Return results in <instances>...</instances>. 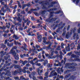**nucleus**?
Listing matches in <instances>:
<instances>
[{
    "instance_id": "nucleus-1",
    "label": "nucleus",
    "mask_w": 80,
    "mask_h": 80,
    "mask_svg": "<svg viewBox=\"0 0 80 80\" xmlns=\"http://www.w3.org/2000/svg\"><path fill=\"white\" fill-rule=\"evenodd\" d=\"M59 22H60V20H58L56 22H55L54 24L52 25L51 26L52 28L53 27V30H55L57 27L59 28L56 30V32L57 33H59L60 31V29H62L63 27H64L65 25V23H64L62 24L63 22H61L59 24H58V23H59Z\"/></svg>"
},
{
    "instance_id": "nucleus-2",
    "label": "nucleus",
    "mask_w": 80,
    "mask_h": 80,
    "mask_svg": "<svg viewBox=\"0 0 80 80\" xmlns=\"http://www.w3.org/2000/svg\"><path fill=\"white\" fill-rule=\"evenodd\" d=\"M57 10V9L56 8H51L49 10H48V11L50 12V18H52V17H53V14H58L59 13H60L61 12V11L60 10L59 11H58L55 12L52 11L51 12L50 11H54V10Z\"/></svg>"
},
{
    "instance_id": "nucleus-3",
    "label": "nucleus",
    "mask_w": 80,
    "mask_h": 80,
    "mask_svg": "<svg viewBox=\"0 0 80 80\" xmlns=\"http://www.w3.org/2000/svg\"><path fill=\"white\" fill-rule=\"evenodd\" d=\"M51 75H50L49 76L50 77V76H52V77H53V78L54 79H56L57 78V75H58V74H57V72H55V71L53 70L52 71V72H50Z\"/></svg>"
},
{
    "instance_id": "nucleus-4",
    "label": "nucleus",
    "mask_w": 80,
    "mask_h": 80,
    "mask_svg": "<svg viewBox=\"0 0 80 80\" xmlns=\"http://www.w3.org/2000/svg\"><path fill=\"white\" fill-rule=\"evenodd\" d=\"M71 32H70V35L72 34V32H73L74 34L73 37V39L75 40V36H76V33H75V32H76V28H75L73 29L72 28H71Z\"/></svg>"
},
{
    "instance_id": "nucleus-5",
    "label": "nucleus",
    "mask_w": 80,
    "mask_h": 80,
    "mask_svg": "<svg viewBox=\"0 0 80 80\" xmlns=\"http://www.w3.org/2000/svg\"><path fill=\"white\" fill-rule=\"evenodd\" d=\"M17 47L15 46H14L12 48V50H10V52L12 53L13 55H15L16 54V52L15 50H16L17 48Z\"/></svg>"
},
{
    "instance_id": "nucleus-6",
    "label": "nucleus",
    "mask_w": 80,
    "mask_h": 80,
    "mask_svg": "<svg viewBox=\"0 0 80 80\" xmlns=\"http://www.w3.org/2000/svg\"><path fill=\"white\" fill-rule=\"evenodd\" d=\"M22 69L20 68H19V70H18L17 71L16 70L15 71L12 72V74L13 75H17V73H20L22 72Z\"/></svg>"
},
{
    "instance_id": "nucleus-7",
    "label": "nucleus",
    "mask_w": 80,
    "mask_h": 80,
    "mask_svg": "<svg viewBox=\"0 0 80 80\" xmlns=\"http://www.w3.org/2000/svg\"><path fill=\"white\" fill-rule=\"evenodd\" d=\"M57 18H52V19H50V18L49 19H47L46 20L47 22H48L49 23H52V22H54L55 20H56Z\"/></svg>"
},
{
    "instance_id": "nucleus-8",
    "label": "nucleus",
    "mask_w": 80,
    "mask_h": 80,
    "mask_svg": "<svg viewBox=\"0 0 80 80\" xmlns=\"http://www.w3.org/2000/svg\"><path fill=\"white\" fill-rule=\"evenodd\" d=\"M40 9H39V8L38 7H37V8H35V9L33 8L31 9L30 11H28V13H29L30 14H31L32 13V11H37L38 10H39Z\"/></svg>"
},
{
    "instance_id": "nucleus-9",
    "label": "nucleus",
    "mask_w": 80,
    "mask_h": 80,
    "mask_svg": "<svg viewBox=\"0 0 80 80\" xmlns=\"http://www.w3.org/2000/svg\"><path fill=\"white\" fill-rule=\"evenodd\" d=\"M37 38L38 42H41L42 39V35H39V36H38Z\"/></svg>"
},
{
    "instance_id": "nucleus-10",
    "label": "nucleus",
    "mask_w": 80,
    "mask_h": 80,
    "mask_svg": "<svg viewBox=\"0 0 80 80\" xmlns=\"http://www.w3.org/2000/svg\"><path fill=\"white\" fill-rule=\"evenodd\" d=\"M35 75V72H32L31 74L29 75V77L30 78H32Z\"/></svg>"
},
{
    "instance_id": "nucleus-11",
    "label": "nucleus",
    "mask_w": 80,
    "mask_h": 80,
    "mask_svg": "<svg viewBox=\"0 0 80 80\" xmlns=\"http://www.w3.org/2000/svg\"><path fill=\"white\" fill-rule=\"evenodd\" d=\"M57 3V2H51V5H49L48 6V7L49 8H50V7H53V4H56Z\"/></svg>"
},
{
    "instance_id": "nucleus-12",
    "label": "nucleus",
    "mask_w": 80,
    "mask_h": 80,
    "mask_svg": "<svg viewBox=\"0 0 80 80\" xmlns=\"http://www.w3.org/2000/svg\"><path fill=\"white\" fill-rule=\"evenodd\" d=\"M65 49L66 51H68V52H70V45L68 44V47H66L65 48Z\"/></svg>"
},
{
    "instance_id": "nucleus-13",
    "label": "nucleus",
    "mask_w": 80,
    "mask_h": 80,
    "mask_svg": "<svg viewBox=\"0 0 80 80\" xmlns=\"http://www.w3.org/2000/svg\"><path fill=\"white\" fill-rule=\"evenodd\" d=\"M13 38H15L16 40H18V39H19V37H18V36L15 35V34H14L13 35Z\"/></svg>"
},
{
    "instance_id": "nucleus-14",
    "label": "nucleus",
    "mask_w": 80,
    "mask_h": 80,
    "mask_svg": "<svg viewBox=\"0 0 80 80\" xmlns=\"http://www.w3.org/2000/svg\"><path fill=\"white\" fill-rule=\"evenodd\" d=\"M16 55L17 54H16V55H14L15 60H19V56L18 55Z\"/></svg>"
},
{
    "instance_id": "nucleus-15",
    "label": "nucleus",
    "mask_w": 80,
    "mask_h": 80,
    "mask_svg": "<svg viewBox=\"0 0 80 80\" xmlns=\"http://www.w3.org/2000/svg\"><path fill=\"white\" fill-rule=\"evenodd\" d=\"M54 69H57L56 71L58 72V73H60V68H57L56 67L54 68Z\"/></svg>"
},
{
    "instance_id": "nucleus-16",
    "label": "nucleus",
    "mask_w": 80,
    "mask_h": 80,
    "mask_svg": "<svg viewBox=\"0 0 80 80\" xmlns=\"http://www.w3.org/2000/svg\"><path fill=\"white\" fill-rule=\"evenodd\" d=\"M71 58H78L79 57V56H77L75 55L72 54L71 55Z\"/></svg>"
},
{
    "instance_id": "nucleus-17",
    "label": "nucleus",
    "mask_w": 80,
    "mask_h": 80,
    "mask_svg": "<svg viewBox=\"0 0 80 80\" xmlns=\"http://www.w3.org/2000/svg\"><path fill=\"white\" fill-rule=\"evenodd\" d=\"M52 44H50L49 45V46L47 47V50H51V48H51V46H52Z\"/></svg>"
},
{
    "instance_id": "nucleus-18",
    "label": "nucleus",
    "mask_w": 80,
    "mask_h": 80,
    "mask_svg": "<svg viewBox=\"0 0 80 80\" xmlns=\"http://www.w3.org/2000/svg\"><path fill=\"white\" fill-rule=\"evenodd\" d=\"M14 68H15V69H17V68H18V69L19 68H21V67L19 65H15Z\"/></svg>"
},
{
    "instance_id": "nucleus-19",
    "label": "nucleus",
    "mask_w": 80,
    "mask_h": 80,
    "mask_svg": "<svg viewBox=\"0 0 80 80\" xmlns=\"http://www.w3.org/2000/svg\"><path fill=\"white\" fill-rule=\"evenodd\" d=\"M11 73L9 71H6V74H5V75H7V76H10L11 74H10Z\"/></svg>"
},
{
    "instance_id": "nucleus-20",
    "label": "nucleus",
    "mask_w": 80,
    "mask_h": 80,
    "mask_svg": "<svg viewBox=\"0 0 80 80\" xmlns=\"http://www.w3.org/2000/svg\"><path fill=\"white\" fill-rule=\"evenodd\" d=\"M51 51L52 52H51V56H53V53L55 52V51H54L55 50V49H54V48H51Z\"/></svg>"
},
{
    "instance_id": "nucleus-21",
    "label": "nucleus",
    "mask_w": 80,
    "mask_h": 80,
    "mask_svg": "<svg viewBox=\"0 0 80 80\" xmlns=\"http://www.w3.org/2000/svg\"><path fill=\"white\" fill-rule=\"evenodd\" d=\"M27 47V45L26 44L24 43V47H23L22 48L24 49L25 50V51H28V49L26 48Z\"/></svg>"
},
{
    "instance_id": "nucleus-22",
    "label": "nucleus",
    "mask_w": 80,
    "mask_h": 80,
    "mask_svg": "<svg viewBox=\"0 0 80 80\" xmlns=\"http://www.w3.org/2000/svg\"><path fill=\"white\" fill-rule=\"evenodd\" d=\"M66 38H68L69 37H70V34L69 33V32H67V33L66 34Z\"/></svg>"
},
{
    "instance_id": "nucleus-23",
    "label": "nucleus",
    "mask_w": 80,
    "mask_h": 80,
    "mask_svg": "<svg viewBox=\"0 0 80 80\" xmlns=\"http://www.w3.org/2000/svg\"><path fill=\"white\" fill-rule=\"evenodd\" d=\"M8 57H7L6 56H4L3 57V59L2 60V62H5V60H7L8 59Z\"/></svg>"
},
{
    "instance_id": "nucleus-24",
    "label": "nucleus",
    "mask_w": 80,
    "mask_h": 80,
    "mask_svg": "<svg viewBox=\"0 0 80 80\" xmlns=\"http://www.w3.org/2000/svg\"><path fill=\"white\" fill-rule=\"evenodd\" d=\"M47 11L45 10H44L41 12V13L43 15H45V14L47 13Z\"/></svg>"
},
{
    "instance_id": "nucleus-25",
    "label": "nucleus",
    "mask_w": 80,
    "mask_h": 80,
    "mask_svg": "<svg viewBox=\"0 0 80 80\" xmlns=\"http://www.w3.org/2000/svg\"><path fill=\"white\" fill-rule=\"evenodd\" d=\"M6 28H7L4 26H3L2 27L0 26V29H1V30H5Z\"/></svg>"
},
{
    "instance_id": "nucleus-26",
    "label": "nucleus",
    "mask_w": 80,
    "mask_h": 80,
    "mask_svg": "<svg viewBox=\"0 0 80 80\" xmlns=\"http://www.w3.org/2000/svg\"><path fill=\"white\" fill-rule=\"evenodd\" d=\"M47 40V38L43 37L42 38L43 42L44 43H45Z\"/></svg>"
},
{
    "instance_id": "nucleus-27",
    "label": "nucleus",
    "mask_w": 80,
    "mask_h": 80,
    "mask_svg": "<svg viewBox=\"0 0 80 80\" xmlns=\"http://www.w3.org/2000/svg\"><path fill=\"white\" fill-rule=\"evenodd\" d=\"M69 68L72 69V71H75V70H76V68L75 67H70V68Z\"/></svg>"
},
{
    "instance_id": "nucleus-28",
    "label": "nucleus",
    "mask_w": 80,
    "mask_h": 80,
    "mask_svg": "<svg viewBox=\"0 0 80 80\" xmlns=\"http://www.w3.org/2000/svg\"><path fill=\"white\" fill-rule=\"evenodd\" d=\"M61 50V48H60V46H58L56 49L55 50Z\"/></svg>"
},
{
    "instance_id": "nucleus-29",
    "label": "nucleus",
    "mask_w": 80,
    "mask_h": 80,
    "mask_svg": "<svg viewBox=\"0 0 80 80\" xmlns=\"http://www.w3.org/2000/svg\"><path fill=\"white\" fill-rule=\"evenodd\" d=\"M17 20L18 21L19 23L22 22V19H21V18H20V17H18V18Z\"/></svg>"
},
{
    "instance_id": "nucleus-30",
    "label": "nucleus",
    "mask_w": 80,
    "mask_h": 80,
    "mask_svg": "<svg viewBox=\"0 0 80 80\" xmlns=\"http://www.w3.org/2000/svg\"><path fill=\"white\" fill-rule=\"evenodd\" d=\"M27 69V67H25L23 68V72L24 73H27V71H26V70Z\"/></svg>"
},
{
    "instance_id": "nucleus-31",
    "label": "nucleus",
    "mask_w": 80,
    "mask_h": 80,
    "mask_svg": "<svg viewBox=\"0 0 80 80\" xmlns=\"http://www.w3.org/2000/svg\"><path fill=\"white\" fill-rule=\"evenodd\" d=\"M10 32H11V33H12V34H14V33H15V31H13V30L12 29V28H10Z\"/></svg>"
},
{
    "instance_id": "nucleus-32",
    "label": "nucleus",
    "mask_w": 80,
    "mask_h": 80,
    "mask_svg": "<svg viewBox=\"0 0 80 80\" xmlns=\"http://www.w3.org/2000/svg\"><path fill=\"white\" fill-rule=\"evenodd\" d=\"M37 78H38V79H39L41 80H43V78L42 76H37Z\"/></svg>"
},
{
    "instance_id": "nucleus-33",
    "label": "nucleus",
    "mask_w": 80,
    "mask_h": 80,
    "mask_svg": "<svg viewBox=\"0 0 80 80\" xmlns=\"http://www.w3.org/2000/svg\"><path fill=\"white\" fill-rule=\"evenodd\" d=\"M42 72H43V71L42 70H41L40 72H38V73L39 76H41V75H42Z\"/></svg>"
},
{
    "instance_id": "nucleus-34",
    "label": "nucleus",
    "mask_w": 80,
    "mask_h": 80,
    "mask_svg": "<svg viewBox=\"0 0 80 80\" xmlns=\"http://www.w3.org/2000/svg\"><path fill=\"white\" fill-rule=\"evenodd\" d=\"M45 43H46V45H48V44H49L50 45V44H52V43L51 42L49 41H48V42L46 41Z\"/></svg>"
},
{
    "instance_id": "nucleus-35",
    "label": "nucleus",
    "mask_w": 80,
    "mask_h": 80,
    "mask_svg": "<svg viewBox=\"0 0 80 80\" xmlns=\"http://www.w3.org/2000/svg\"><path fill=\"white\" fill-rule=\"evenodd\" d=\"M10 62H11V59H9L8 60V61H6L5 62V63H9Z\"/></svg>"
},
{
    "instance_id": "nucleus-36",
    "label": "nucleus",
    "mask_w": 80,
    "mask_h": 80,
    "mask_svg": "<svg viewBox=\"0 0 80 80\" xmlns=\"http://www.w3.org/2000/svg\"><path fill=\"white\" fill-rule=\"evenodd\" d=\"M2 45L1 46L2 48H6V45L3 44V43L2 44Z\"/></svg>"
},
{
    "instance_id": "nucleus-37",
    "label": "nucleus",
    "mask_w": 80,
    "mask_h": 80,
    "mask_svg": "<svg viewBox=\"0 0 80 80\" xmlns=\"http://www.w3.org/2000/svg\"><path fill=\"white\" fill-rule=\"evenodd\" d=\"M47 63H48V61L46 60L43 63L44 66H46V64H47Z\"/></svg>"
},
{
    "instance_id": "nucleus-38",
    "label": "nucleus",
    "mask_w": 80,
    "mask_h": 80,
    "mask_svg": "<svg viewBox=\"0 0 80 80\" xmlns=\"http://www.w3.org/2000/svg\"><path fill=\"white\" fill-rule=\"evenodd\" d=\"M76 40H78L79 39V35L78 34V33H77L76 34Z\"/></svg>"
},
{
    "instance_id": "nucleus-39",
    "label": "nucleus",
    "mask_w": 80,
    "mask_h": 80,
    "mask_svg": "<svg viewBox=\"0 0 80 80\" xmlns=\"http://www.w3.org/2000/svg\"><path fill=\"white\" fill-rule=\"evenodd\" d=\"M27 7V4H24L22 5V9H24Z\"/></svg>"
},
{
    "instance_id": "nucleus-40",
    "label": "nucleus",
    "mask_w": 80,
    "mask_h": 80,
    "mask_svg": "<svg viewBox=\"0 0 80 80\" xmlns=\"http://www.w3.org/2000/svg\"><path fill=\"white\" fill-rule=\"evenodd\" d=\"M38 62V61L36 62L35 64H36H36L38 66H40V65H41V64H40V63H37Z\"/></svg>"
},
{
    "instance_id": "nucleus-41",
    "label": "nucleus",
    "mask_w": 80,
    "mask_h": 80,
    "mask_svg": "<svg viewBox=\"0 0 80 80\" xmlns=\"http://www.w3.org/2000/svg\"><path fill=\"white\" fill-rule=\"evenodd\" d=\"M20 63H22V64L23 65H25V62H23V61H22V60H20Z\"/></svg>"
},
{
    "instance_id": "nucleus-42",
    "label": "nucleus",
    "mask_w": 80,
    "mask_h": 80,
    "mask_svg": "<svg viewBox=\"0 0 80 80\" xmlns=\"http://www.w3.org/2000/svg\"><path fill=\"white\" fill-rule=\"evenodd\" d=\"M2 11L1 10H0V15H3L4 16L5 14L4 13H2Z\"/></svg>"
},
{
    "instance_id": "nucleus-43",
    "label": "nucleus",
    "mask_w": 80,
    "mask_h": 80,
    "mask_svg": "<svg viewBox=\"0 0 80 80\" xmlns=\"http://www.w3.org/2000/svg\"><path fill=\"white\" fill-rule=\"evenodd\" d=\"M75 54L77 55H80V51L79 52H75Z\"/></svg>"
},
{
    "instance_id": "nucleus-44",
    "label": "nucleus",
    "mask_w": 80,
    "mask_h": 80,
    "mask_svg": "<svg viewBox=\"0 0 80 80\" xmlns=\"http://www.w3.org/2000/svg\"><path fill=\"white\" fill-rule=\"evenodd\" d=\"M40 27H43V26L40 24H38L37 26L38 28H40Z\"/></svg>"
},
{
    "instance_id": "nucleus-45",
    "label": "nucleus",
    "mask_w": 80,
    "mask_h": 80,
    "mask_svg": "<svg viewBox=\"0 0 80 80\" xmlns=\"http://www.w3.org/2000/svg\"><path fill=\"white\" fill-rule=\"evenodd\" d=\"M15 25H18V26H21L22 25V23H19V22H18V23H16Z\"/></svg>"
},
{
    "instance_id": "nucleus-46",
    "label": "nucleus",
    "mask_w": 80,
    "mask_h": 80,
    "mask_svg": "<svg viewBox=\"0 0 80 80\" xmlns=\"http://www.w3.org/2000/svg\"><path fill=\"white\" fill-rule=\"evenodd\" d=\"M80 0H73V2H75V1H76V3L78 4V3H79V2H80Z\"/></svg>"
},
{
    "instance_id": "nucleus-47",
    "label": "nucleus",
    "mask_w": 80,
    "mask_h": 80,
    "mask_svg": "<svg viewBox=\"0 0 80 80\" xmlns=\"http://www.w3.org/2000/svg\"><path fill=\"white\" fill-rule=\"evenodd\" d=\"M14 78L15 79V80H17L19 79V78L18 77H14Z\"/></svg>"
},
{
    "instance_id": "nucleus-48",
    "label": "nucleus",
    "mask_w": 80,
    "mask_h": 80,
    "mask_svg": "<svg viewBox=\"0 0 80 80\" xmlns=\"http://www.w3.org/2000/svg\"><path fill=\"white\" fill-rule=\"evenodd\" d=\"M38 58H39V59H41V58H42V57L41 56V53H39V55L38 56Z\"/></svg>"
},
{
    "instance_id": "nucleus-49",
    "label": "nucleus",
    "mask_w": 80,
    "mask_h": 80,
    "mask_svg": "<svg viewBox=\"0 0 80 80\" xmlns=\"http://www.w3.org/2000/svg\"><path fill=\"white\" fill-rule=\"evenodd\" d=\"M3 1H5V2L6 3H7V2L8 1V0H0V2H2Z\"/></svg>"
},
{
    "instance_id": "nucleus-50",
    "label": "nucleus",
    "mask_w": 80,
    "mask_h": 80,
    "mask_svg": "<svg viewBox=\"0 0 80 80\" xmlns=\"http://www.w3.org/2000/svg\"><path fill=\"white\" fill-rule=\"evenodd\" d=\"M20 80H24V79H25V78L23 77V76H21L20 77Z\"/></svg>"
},
{
    "instance_id": "nucleus-51",
    "label": "nucleus",
    "mask_w": 80,
    "mask_h": 80,
    "mask_svg": "<svg viewBox=\"0 0 80 80\" xmlns=\"http://www.w3.org/2000/svg\"><path fill=\"white\" fill-rule=\"evenodd\" d=\"M48 72H47L45 73L44 75L45 77H48Z\"/></svg>"
},
{
    "instance_id": "nucleus-52",
    "label": "nucleus",
    "mask_w": 80,
    "mask_h": 80,
    "mask_svg": "<svg viewBox=\"0 0 80 80\" xmlns=\"http://www.w3.org/2000/svg\"><path fill=\"white\" fill-rule=\"evenodd\" d=\"M13 43H12L9 44V47H13Z\"/></svg>"
},
{
    "instance_id": "nucleus-53",
    "label": "nucleus",
    "mask_w": 80,
    "mask_h": 80,
    "mask_svg": "<svg viewBox=\"0 0 80 80\" xmlns=\"http://www.w3.org/2000/svg\"><path fill=\"white\" fill-rule=\"evenodd\" d=\"M4 32H5V33H8L9 32V30H7L6 31H4Z\"/></svg>"
},
{
    "instance_id": "nucleus-54",
    "label": "nucleus",
    "mask_w": 80,
    "mask_h": 80,
    "mask_svg": "<svg viewBox=\"0 0 80 80\" xmlns=\"http://www.w3.org/2000/svg\"><path fill=\"white\" fill-rule=\"evenodd\" d=\"M70 72V70L66 71H65L64 72V73H65V74L67 73H68V72Z\"/></svg>"
},
{
    "instance_id": "nucleus-55",
    "label": "nucleus",
    "mask_w": 80,
    "mask_h": 80,
    "mask_svg": "<svg viewBox=\"0 0 80 80\" xmlns=\"http://www.w3.org/2000/svg\"><path fill=\"white\" fill-rule=\"evenodd\" d=\"M19 30H21V31H22L23 30V28L22 27H20L19 28Z\"/></svg>"
},
{
    "instance_id": "nucleus-56",
    "label": "nucleus",
    "mask_w": 80,
    "mask_h": 80,
    "mask_svg": "<svg viewBox=\"0 0 80 80\" xmlns=\"http://www.w3.org/2000/svg\"><path fill=\"white\" fill-rule=\"evenodd\" d=\"M70 75V74H68V75H66L65 76V78H68Z\"/></svg>"
},
{
    "instance_id": "nucleus-57",
    "label": "nucleus",
    "mask_w": 80,
    "mask_h": 80,
    "mask_svg": "<svg viewBox=\"0 0 80 80\" xmlns=\"http://www.w3.org/2000/svg\"><path fill=\"white\" fill-rule=\"evenodd\" d=\"M5 27L6 28V27H7V28H8V29H9V28H10V26L8 25H7Z\"/></svg>"
},
{
    "instance_id": "nucleus-58",
    "label": "nucleus",
    "mask_w": 80,
    "mask_h": 80,
    "mask_svg": "<svg viewBox=\"0 0 80 80\" xmlns=\"http://www.w3.org/2000/svg\"><path fill=\"white\" fill-rule=\"evenodd\" d=\"M25 12L24 11H22L21 12V14H25Z\"/></svg>"
},
{
    "instance_id": "nucleus-59",
    "label": "nucleus",
    "mask_w": 80,
    "mask_h": 80,
    "mask_svg": "<svg viewBox=\"0 0 80 80\" xmlns=\"http://www.w3.org/2000/svg\"><path fill=\"white\" fill-rule=\"evenodd\" d=\"M30 30H31V28H28L27 31V33H29L30 31Z\"/></svg>"
},
{
    "instance_id": "nucleus-60",
    "label": "nucleus",
    "mask_w": 80,
    "mask_h": 80,
    "mask_svg": "<svg viewBox=\"0 0 80 80\" xmlns=\"http://www.w3.org/2000/svg\"><path fill=\"white\" fill-rule=\"evenodd\" d=\"M30 21H28L27 23V25H29V24H30Z\"/></svg>"
},
{
    "instance_id": "nucleus-61",
    "label": "nucleus",
    "mask_w": 80,
    "mask_h": 80,
    "mask_svg": "<svg viewBox=\"0 0 80 80\" xmlns=\"http://www.w3.org/2000/svg\"><path fill=\"white\" fill-rule=\"evenodd\" d=\"M52 38H53V37H52V36H49L48 37V39H49V40L52 39Z\"/></svg>"
},
{
    "instance_id": "nucleus-62",
    "label": "nucleus",
    "mask_w": 80,
    "mask_h": 80,
    "mask_svg": "<svg viewBox=\"0 0 80 80\" xmlns=\"http://www.w3.org/2000/svg\"><path fill=\"white\" fill-rule=\"evenodd\" d=\"M40 47L37 44L36 45V48H40Z\"/></svg>"
},
{
    "instance_id": "nucleus-63",
    "label": "nucleus",
    "mask_w": 80,
    "mask_h": 80,
    "mask_svg": "<svg viewBox=\"0 0 80 80\" xmlns=\"http://www.w3.org/2000/svg\"><path fill=\"white\" fill-rule=\"evenodd\" d=\"M76 61H77V62H80V59L78 58H77L76 59Z\"/></svg>"
},
{
    "instance_id": "nucleus-64",
    "label": "nucleus",
    "mask_w": 80,
    "mask_h": 80,
    "mask_svg": "<svg viewBox=\"0 0 80 80\" xmlns=\"http://www.w3.org/2000/svg\"><path fill=\"white\" fill-rule=\"evenodd\" d=\"M59 78H62V79H63V76H60Z\"/></svg>"
}]
</instances>
